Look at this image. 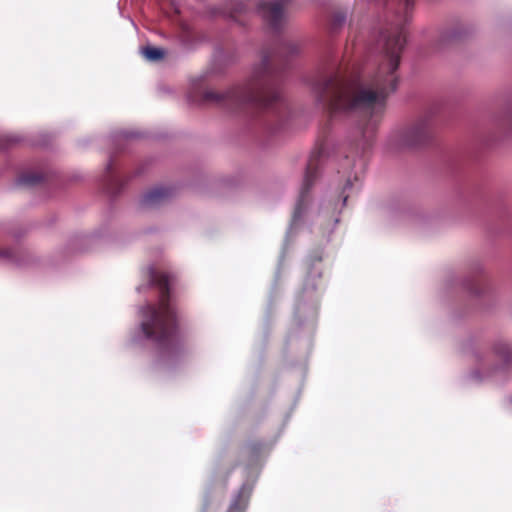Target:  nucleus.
Here are the masks:
<instances>
[{
	"label": "nucleus",
	"instance_id": "nucleus-3",
	"mask_svg": "<svg viewBox=\"0 0 512 512\" xmlns=\"http://www.w3.org/2000/svg\"><path fill=\"white\" fill-rule=\"evenodd\" d=\"M142 54L146 59L156 61L164 56V51L157 47H145L142 49Z\"/></svg>",
	"mask_w": 512,
	"mask_h": 512
},
{
	"label": "nucleus",
	"instance_id": "nucleus-2",
	"mask_svg": "<svg viewBox=\"0 0 512 512\" xmlns=\"http://www.w3.org/2000/svg\"><path fill=\"white\" fill-rule=\"evenodd\" d=\"M149 319L147 321L142 322V329L145 333V335H150L151 332L148 330V324L149 321H153L156 325L163 326L166 322V313L163 309L160 310H154L149 309Z\"/></svg>",
	"mask_w": 512,
	"mask_h": 512
},
{
	"label": "nucleus",
	"instance_id": "nucleus-4",
	"mask_svg": "<svg viewBox=\"0 0 512 512\" xmlns=\"http://www.w3.org/2000/svg\"><path fill=\"white\" fill-rule=\"evenodd\" d=\"M392 61H393V63H392L393 68H396L398 65V61H399L398 56H394Z\"/></svg>",
	"mask_w": 512,
	"mask_h": 512
},
{
	"label": "nucleus",
	"instance_id": "nucleus-1",
	"mask_svg": "<svg viewBox=\"0 0 512 512\" xmlns=\"http://www.w3.org/2000/svg\"><path fill=\"white\" fill-rule=\"evenodd\" d=\"M375 98V94L367 89L348 90L341 95V101L348 106H357L369 103Z\"/></svg>",
	"mask_w": 512,
	"mask_h": 512
}]
</instances>
